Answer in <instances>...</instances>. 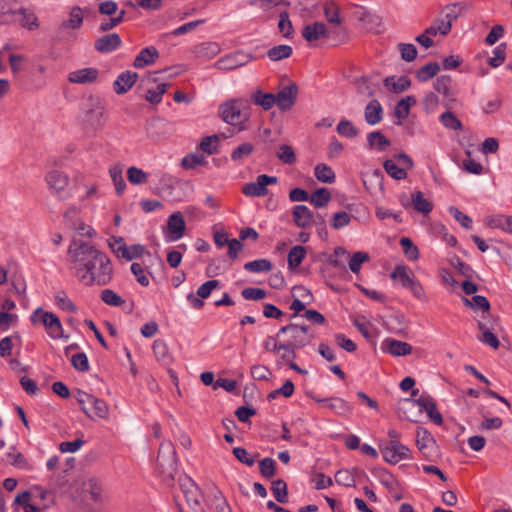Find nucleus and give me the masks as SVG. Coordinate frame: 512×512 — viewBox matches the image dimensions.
I'll return each mask as SVG.
<instances>
[{
  "label": "nucleus",
  "instance_id": "obj_1",
  "mask_svg": "<svg viewBox=\"0 0 512 512\" xmlns=\"http://www.w3.org/2000/svg\"><path fill=\"white\" fill-rule=\"evenodd\" d=\"M70 269L85 286H105L112 280L113 267L110 258L93 244L73 240L68 251Z\"/></svg>",
  "mask_w": 512,
  "mask_h": 512
},
{
  "label": "nucleus",
  "instance_id": "obj_2",
  "mask_svg": "<svg viewBox=\"0 0 512 512\" xmlns=\"http://www.w3.org/2000/svg\"><path fill=\"white\" fill-rule=\"evenodd\" d=\"M58 484L63 492L77 496H88L95 503L104 501V490L101 481L96 477L80 476L70 482L66 475L58 479Z\"/></svg>",
  "mask_w": 512,
  "mask_h": 512
},
{
  "label": "nucleus",
  "instance_id": "obj_3",
  "mask_svg": "<svg viewBox=\"0 0 512 512\" xmlns=\"http://www.w3.org/2000/svg\"><path fill=\"white\" fill-rule=\"evenodd\" d=\"M249 109V101L247 99H232L223 103L219 112L224 122L230 125H238L248 118L246 110Z\"/></svg>",
  "mask_w": 512,
  "mask_h": 512
},
{
  "label": "nucleus",
  "instance_id": "obj_4",
  "mask_svg": "<svg viewBox=\"0 0 512 512\" xmlns=\"http://www.w3.org/2000/svg\"><path fill=\"white\" fill-rule=\"evenodd\" d=\"M462 8L458 4H450L445 6L438 18L426 28V32L430 35H447L452 28V23L459 18Z\"/></svg>",
  "mask_w": 512,
  "mask_h": 512
},
{
  "label": "nucleus",
  "instance_id": "obj_5",
  "mask_svg": "<svg viewBox=\"0 0 512 512\" xmlns=\"http://www.w3.org/2000/svg\"><path fill=\"white\" fill-rule=\"evenodd\" d=\"M281 334H289V338L284 344L285 348H303L311 344L314 334L310 332L308 326H299L296 324H288L278 330L277 336Z\"/></svg>",
  "mask_w": 512,
  "mask_h": 512
},
{
  "label": "nucleus",
  "instance_id": "obj_6",
  "mask_svg": "<svg viewBox=\"0 0 512 512\" xmlns=\"http://www.w3.org/2000/svg\"><path fill=\"white\" fill-rule=\"evenodd\" d=\"M156 468L163 482L172 485L177 473L176 450H158Z\"/></svg>",
  "mask_w": 512,
  "mask_h": 512
},
{
  "label": "nucleus",
  "instance_id": "obj_7",
  "mask_svg": "<svg viewBox=\"0 0 512 512\" xmlns=\"http://www.w3.org/2000/svg\"><path fill=\"white\" fill-rule=\"evenodd\" d=\"M30 320L33 324L38 322L42 323L48 335L53 339L68 338L63 333V327L59 317L48 311H44L42 308H37L31 315Z\"/></svg>",
  "mask_w": 512,
  "mask_h": 512
},
{
  "label": "nucleus",
  "instance_id": "obj_8",
  "mask_svg": "<svg viewBox=\"0 0 512 512\" xmlns=\"http://www.w3.org/2000/svg\"><path fill=\"white\" fill-rule=\"evenodd\" d=\"M105 106L103 100L99 97L89 96L84 108V121L94 127L101 128L104 126Z\"/></svg>",
  "mask_w": 512,
  "mask_h": 512
},
{
  "label": "nucleus",
  "instance_id": "obj_9",
  "mask_svg": "<svg viewBox=\"0 0 512 512\" xmlns=\"http://www.w3.org/2000/svg\"><path fill=\"white\" fill-rule=\"evenodd\" d=\"M277 182V177L262 174L256 178L255 182H250L244 185L242 193L251 197L266 196L268 194L267 186L270 184H277Z\"/></svg>",
  "mask_w": 512,
  "mask_h": 512
},
{
  "label": "nucleus",
  "instance_id": "obj_10",
  "mask_svg": "<svg viewBox=\"0 0 512 512\" xmlns=\"http://www.w3.org/2000/svg\"><path fill=\"white\" fill-rule=\"evenodd\" d=\"M179 486L187 504L193 509L199 507L202 495L193 479L182 475L179 477Z\"/></svg>",
  "mask_w": 512,
  "mask_h": 512
},
{
  "label": "nucleus",
  "instance_id": "obj_11",
  "mask_svg": "<svg viewBox=\"0 0 512 512\" xmlns=\"http://www.w3.org/2000/svg\"><path fill=\"white\" fill-rule=\"evenodd\" d=\"M297 94L298 87L295 83H292L275 94V105H277L281 111L290 110L296 102Z\"/></svg>",
  "mask_w": 512,
  "mask_h": 512
},
{
  "label": "nucleus",
  "instance_id": "obj_12",
  "mask_svg": "<svg viewBox=\"0 0 512 512\" xmlns=\"http://www.w3.org/2000/svg\"><path fill=\"white\" fill-rule=\"evenodd\" d=\"M252 59L253 56L250 54L246 55L242 52H236L218 59L215 63V67L220 70H233L244 66Z\"/></svg>",
  "mask_w": 512,
  "mask_h": 512
},
{
  "label": "nucleus",
  "instance_id": "obj_13",
  "mask_svg": "<svg viewBox=\"0 0 512 512\" xmlns=\"http://www.w3.org/2000/svg\"><path fill=\"white\" fill-rule=\"evenodd\" d=\"M186 223L181 212L171 214L167 221L168 241H176L180 239L185 232Z\"/></svg>",
  "mask_w": 512,
  "mask_h": 512
},
{
  "label": "nucleus",
  "instance_id": "obj_14",
  "mask_svg": "<svg viewBox=\"0 0 512 512\" xmlns=\"http://www.w3.org/2000/svg\"><path fill=\"white\" fill-rule=\"evenodd\" d=\"M497 320L492 319L487 322L485 321H479L478 322V328L482 332L481 337L479 340L489 346H491L493 349H498L500 346V341L496 334L493 333L494 330V324H496Z\"/></svg>",
  "mask_w": 512,
  "mask_h": 512
},
{
  "label": "nucleus",
  "instance_id": "obj_15",
  "mask_svg": "<svg viewBox=\"0 0 512 512\" xmlns=\"http://www.w3.org/2000/svg\"><path fill=\"white\" fill-rule=\"evenodd\" d=\"M46 182L53 194H60L68 186L69 178L61 171L52 170L46 175Z\"/></svg>",
  "mask_w": 512,
  "mask_h": 512
},
{
  "label": "nucleus",
  "instance_id": "obj_16",
  "mask_svg": "<svg viewBox=\"0 0 512 512\" xmlns=\"http://www.w3.org/2000/svg\"><path fill=\"white\" fill-rule=\"evenodd\" d=\"M294 223L300 228H307L317 223L313 213L306 205H296L292 212Z\"/></svg>",
  "mask_w": 512,
  "mask_h": 512
},
{
  "label": "nucleus",
  "instance_id": "obj_17",
  "mask_svg": "<svg viewBox=\"0 0 512 512\" xmlns=\"http://www.w3.org/2000/svg\"><path fill=\"white\" fill-rule=\"evenodd\" d=\"M121 45V38L117 33H111L98 38L95 43V49L100 53H108L116 50Z\"/></svg>",
  "mask_w": 512,
  "mask_h": 512
},
{
  "label": "nucleus",
  "instance_id": "obj_18",
  "mask_svg": "<svg viewBox=\"0 0 512 512\" xmlns=\"http://www.w3.org/2000/svg\"><path fill=\"white\" fill-rule=\"evenodd\" d=\"M99 72L96 68H83L69 74L68 80L72 83L86 84L95 82Z\"/></svg>",
  "mask_w": 512,
  "mask_h": 512
},
{
  "label": "nucleus",
  "instance_id": "obj_19",
  "mask_svg": "<svg viewBox=\"0 0 512 512\" xmlns=\"http://www.w3.org/2000/svg\"><path fill=\"white\" fill-rule=\"evenodd\" d=\"M138 74L130 71L121 73L114 81V91L117 94H124L135 84Z\"/></svg>",
  "mask_w": 512,
  "mask_h": 512
},
{
  "label": "nucleus",
  "instance_id": "obj_20",
  "mask_svg": "<svg viewBox=\"0 0 512 512\" xmlns=\"http://www.w3.org/2000/svg\"><path fill=\"white\" fill-rule=\"evenodd\" d=\"M383 345L385 349L393 356H406L412 353V346L403 341L387 338Z\"/></svg>",
  "mask_w": 512,
  "mask_h": 512
},
{
  "label": "nucleus",
  "instance_id": "obj_21",
  "mask_svg": "<svg viewBox=\"0 0 512 512\" xmlns=\"http://www.w3.org/2000/svg\"><path fill=\"white\" fill-rule=\"evenodd\" d=\"M159 57L158 50L153 47H146L140 51L133 62L135 68H144L147 65L153 64Z\"/></svg>",
  "mask_w": 512,
  "mask_h": 512
},
{
  "label": "nucleus",
  "instance_id": "obj_22",
  "mask_svg": "<svg viewBox=\"0 0 512 512\" xmlns=\"http://www.w3.org/2000/svg\"><path fill=\"white\" fill-rule=\"evenodd\" d=\"M383 108L377 99L371 100L365 107L364 118L369 125H376L382 120Z\"/></svg>",
  "mask_w": 512,
  "mask_h": 512
},
{
  "label": "nucleus",
  "instance_id": "obj_23",
  "mask_svg": "<svg viewBox=\"0 0 512 512\" xmlns=\"http://www.w3.org/2000/svg\"><path fill=\"white\" fill-rule=\"evenodd\" d=\"M327 29L324 23L314 22L306 25L302 30V36L308 42L316 41L326 35Z\"/></svg>",
  "mask_w": 512,
  "mask_h": 512
},
{
  "label": "nucleus",
  "instance_id": "obj_24",
  "mask_svg": "<svg viewBox=\"0 0 512 512\" xmlns=\"http://www.w3.org/2000/svg\"><path fill=\"white\" fill-rule=\"evenodd\" d=\"M83 23V10L79 6H74L69 14V18L63 21L60 25V29H79Z\"/></svg>",
  "mask_w": 512,
  "mask_h": 512
},
{
  "label": "nucleus",
  "instance_id": "obj_25",
  "mask_svg": "<svg viewBox=\"0 0 512 512\" xmlns=\"http://www.w3.org/2000/svg\"><path fill=\"white\" fill-rule=\"evenodd\" d=\"M220 52V46L216 42H205L194 48V53L198 58L211 59Z\"/></svg>",
  "mask_w": 512,
  "mask_h": 512
},
{
  "label": "nucleus",
  "instance_id": "obj_26",
  "mask_svg": "<svg viewBox=\"0 0 512 512\" xmlns=\"http://www.w3.org/2000/svg\"><path fill=\"white\" fill-rule=\"evenodd\" d=\"M251 101L258 106H261L264 110H269L275 105V94L265 93L258 89L251 94Z\"/></svg>",
  "mask_w": 512,
  "mask_h": 512
},
{
  "label": "nucleus",
  "instance_id": "obj_27",
  "mask_svg": "<svg viewBox=\"0 0 512 512\" xmlns=\"http://www.w3.org/2000/svg\"><path fill=\"white\" fill-rule=\"evenodd\" d=\"M384 85L395 93H401L411 86V81L407 76H401L398 79L395 76H389L384 79Z\"/></svg>",
  "mask_w": 512,
  "mask_h": 512
},
{
  "label": "nucleus",
  "instance_id": "obj_28",
  "mask_svg": "<svg viewBox=\"0 0 512 512\" xmlns=\"http://www.w3.org/2000/svg\"><path fill=\"white\" fill-rule=\"evenodd\" d=\"M115 252L118 256L130 261L142 256L145 252V247L140 244H134L127 247L126 244H123L122 246H119Z\"/></svg>",
  "mask_w": 512,
  "mask_h": 512
},
{
  "label": "nucleus",
  "instance_id": "obj_29",
  "mask_svg": "<svg viewBox=\"0 0 512 512\" xmlns=\"http://www.w3.org/2000/svg\"><path fill=\"white\" fill-rule=\"evenodd\" d=\"M411 450H380L384 461L390 465H396L397 463L411 458Z\"/></svg>",
  "mask_w": 512,
  "mask_h": 512
},
{
  "label": "nucleus",
  "instance_id": "obj_30",
  "mask_svg": "<svg viewBox=\"0 0 512 512\" xmlns=\"http://www.w3.org/2000/svg\"><path fill=\"white\" fill-rule=\"evenodd\" d=\"M413 208L420 213L428 214L433 209V204L424 198L421 191H416L411 195Z\"/></svg>",
  "mask_w": 512,
  "mask_h": 512
},
{
  "label": "nucleus",
  "instance_id": "obj_31",
  "mask_svg": "<svg viewBox=\"0 0 512 512\" xmlns=\"http://www.w3.org/2000/svg\"><path fill=\"white\" fill-rule=\"evenodd\" d=\"M383 167L386 173L396 180H403L407 177V169L400 167L395 158L385 160Z\"/></svg>",
  "mask_w": 512,
  "mask_h": 512
},
{
  "label": "nucleus",
  "instance_id": "obj_32",
  "mask_svg": "<svg viewBox=\"0 0 512 512\" xmlns=\"http://www.w3.org/2000/svg\"><path fill=\"white\" fill-rule=\"evenodd\" d=\"M416 104V98L414 96H406L402 98L394 109V115L398 119H404L409 115L410 107Z\"/></svg>",
  "mask_w": 512,
  "mask_h": 512
},
{
  "label": "nucleus",
  "instance_id": "obj_33",
  "mask_svg": "<svg viewBox=\"0 0 512 512\" xmlns=\"http://www.w3.org/2000/svg\"><path fill=\"white\" fill-rule=\"evenodd\" d=\"M293 49L290 45H278L270 48L267 51V56L271 61H280L289 58L292 55Z\"/></svg>",
  "mask_w": 512,
  "mask_h": 512
},
{
  "label": "nucleus",
  "instance_id": "obj_34",
  "mask_svg": "<svg viewBox=\"0 0 512 512\" xmlns=\"http://www.w3.org/2000/svg\"><path fill=\"white\" fill-rule=\"evenodd\" d=\"M440 70V66L437 62H430L422 66L416 72V78L420 82H426L437 75Z\"/></svg>",
  "mask_w": 512,
  "mask_h": 512
},
{
  "label": "nucleus",
  "instance_id": "obj_35",
  "mask_svg": "<svg viewBox=\"0 0 512 512\" xmlns=\"http://www.w3.org/2000/svg\"><path fill=\"white\" fill-rule=\"evenodd\" d=\"M306 256V248L300 245L294 246L288 253L289 269H296Z\"/></svg>",
  "mask_w": 512,
  "mask_h": 512
},
{
  "label": "nucleus",
  "instance_id": "obj_36",
  "mask_svg": "<svg viewBox=\"0 0 512 512\" xmlns=\"http://www.w3.org/2000/svg\"><path fill=\"white\" fill-rule=\"evenodd\" d=\"M367 140L370 148L376 147L380 151L385 150L391 144L390 140H388L380 131L369 133Z\"/></svg>",
  "mask_w": 512,
  "mask_h": 512
},
{
  "label": "nucleus",
  "instance_id": "obj_37",
  "mask_svg": "<svg viewBox=\"0 0 512 512\" xmlns=\"http://www.w3.org/2000/svg\"><path fill=\"white\" fill-rule=\"evenodd\" d=\"M408 270V267L405 265L396 266L390 277L392 279H399L403 287L409 288L415 280L408 274Z\"/></svg>",
  "mask_w": 512,
  "mask_h": 512
},
{
  "label": "nucleus",
  "instance_id": "obj_38",
  "mask_svg": "<svg viewBox=\"0 0 512 512\" xmlns=\"http://www.w3.org/2000/svg\"><path fill=\"white\" fill-rule=\"evenodd\" d=\"M330 200H331L330 191L325 187H321V188L315 190L312 193V195L309 197V201L315 207H324L328 204V202Z\"/></svg>",
  "mask_w": 512,
  "mask_h": 512
},
{
  "label": "nucleus",
  "instance_id": "obj_39",
  "mask_svg": "<svg viewBox=\"0 0 512 512\" xmlns=\"http://www.w3.org/2000/svg\"><path fill=\"white\" fill-rule=\"evenodd\" d=\"M324 15L329 23L335 25L341 24L340 8L334 1H328L325 3Z\"/></svg>",
  "mask_w": 512,
  "mask_h": 512
},
{
  "label": "nucleus",
  "instance_id": "obj_40",
  "mask_svg": "<svg viewBox=\"0 0 512 512\" xmlns=\"http://www.w3.org/2000/svg\"><path fill=\"white\" fill-rule=\"evenodd\" d=\"M271 490L279 503L285 504L288 502V490L285 481L281 479L273 481Z\"/></svg>",
  "mask_w": 512,
  "mask_h": 512
},
{
  "label": "nucleus",
  "instance_id": "obj_41",
  "mask_svg": "<svg viewBox=\"0 0 512 512\" xmlns=\"http://www.w3.org/2000/svg\"><path fill=\"white\" fill-rule=\"evenodd\" d=\"M451 84H452V78L449 75H442L436 79L434 82V89L438 92L443 94L445 97H447L449 100H453L451 98Z\"/></svg>",
  "mask_w": 512,
  "mask_h": 512
},
{
  "label": "nucleus",
  "instance_id": "obj_42",
  "mask_svg": "<svg viewBox=\"0 0 512 512\" xmlns=\"http://www.w3.org/2000/svg\"><path fill=\"white\" fill-rule=\"evenodd\" d=\"M15 13L22 15L21 26L32 31L39 27L38 18L25 8H20Z\"/></svg>",
  "mask_w": 512,
  "mask_h": 512
},
{
  "label": "nucleus",
  "instance_id": "obj_43",
  "mask_svg": "<svg viewBox=\"0 0 512 512\" xmlns=\"http://www.w3.org/2000/svg\"><path fill=\"white\" fill-rule=\"evenodd\" d=\"M315 177L323 183H333L335 181L334 171L326 164H318L315 167Z\"/></svg>",
  "mask_w": 512,
  "mask_h": 512
},
{
  "label": "nucleus",
  "instance_id": "obj_44",
  "mask_svg": "<svg viewBox=\"0 0 512 512\" xmlns=\"http://www.w3.org/2000/svg\"><path fill=\"white\" fill-rule=\"evenodd\" d=\"M206 163L207 161L205 157L200 153L188 154L181 161V165L185 169H194L197 166L205 165Z\"/></svg>",
  "mask_w": 512,
  "mask_h": 512
},
{
  "label": "nucleus",
  "instance_id": "obj_45",
  "mask_svg": "<svg viewBox=\"0 0 512 512\" xmlns=\"http://www.w3.org/2000/svg\"><path fill=\"white\" fill-rule=\"evenodd\" d=\"M244 269L254 273L268 272L272 269V263L268 259H258L246 263Z\"/></svg>",
  "mask_w": 512,
  "mask_h": 512
},
{
  "label": "nucleus",
  "instance_id": "obj_46",
  "mask_svg": "<svg viewBox=\"0 0 512 512\" xmlns=\"http://www.w3.org/2000/svg\"><path fill=\"white\" fill-rule=\"evenodd\" d=\"M463 302L466 306L473 309H480L483 312H489L490 310V303L485 296L475 295L471 300L468 298H463Z\"/></svg>",
  "mask_w": 512,
  "mask_h": 512
},
{
  "label": "nucleus",
  "instance_id": "obj_47",
  "mask_svg": "<svg viewBox=\"0 0 512 512\" xmlns=\"http://www.w3.org/2000/svg\"><path fill=\"white\" fill-rule=\"evenodd\" d=\"M506 49L507 45L506 43H500L494 50H493V57H490L488 59V64L493 67L497 68L500 65H502L506 59Z\"/></svg>",
  "mask_w": 512,
  "mask_h": 512
},
{
  "label": "nucleus",
  "instance_id": "obj_48",
  "mask_svg": "<svg viewBox=\"0 0 512 512\" xmlns=\"http://www.w3.org/2000/svg\"><path fill=\"white\" fill-rule=\"evenodd\" d=\"M169 84H159L155 89L147 90L145 99L151 104H158L162 100V96L166 93Z\"/></svg>",
  "mask_w": 512,
  "mask_h": 512
},
{
  "label": "nucleus",
  "instance_id": "obj_49",
  "mask_svg": "<svg viewBox=\"0 0 512 512\" xmlns=\"http://www.w3.org/2000/svg\"><path fill=\"white\" fill-rule=\"evenodd\" d=\"M127 179L133 185H140L147 182L148 175L142 169L132 166L127 170Z\"/></svg>",
  "mask_w": 512,
  "mask_h": 512
},
{
  "label": "nucleus",
  "instance_id": "obj_50",
  "mask_svg": "<svg viewBox=\"0 0 512 512\" xmlns=\"http://www.w3.org/2000/svg\"><path fill=\"white\" fill-rule=\"evenodd\" d=\"M400 245L409 260L415 261L419 258V250L410 238L403 237L400 240Z\"/></svg>",
  "mask_w": 512,
  "mask_h": 512
},
{
  "label": "nucleus",
  "instance_id": "obj_51",
  "mask_svg": "<svg viewBox=\"0 0 512 512\" xmlns=\"http://www.w3.org/2000/svg\"><path fill=\"white\" fill-rule=\"evenodd\" d=\"M100 298L105 304L114 307H119L125 303L124 299L111 289L102 290Z\"/></svg>",
  "mask_w": 512,
  "mask_h": 512
},
{
  "label": "nucleus",
  "instance_id": "obj_52",
  "mask_svg": "<svg viewBox=\"0 0 512 512\" xmlns=\"http://www.w3.org/2000/svg\"><path fill=\"white\" fill-rule=\"evenodd\" d=\"M277 158L285 164H294L296 162V155L290 145L283 144L277 151Z\"/></svg>",
  "mask_w": 512,
  "mask_h": 512
},
{
  "label": "nucleus",
  "instance_id": "obj_53",
  "mask_svg": "<svg viewBox=\"0 0 512 512\" xmlns=\"http://www.w3.org/2000/svg\"><path fill=\"white\" fill-rule=\"evenodd\" d=\"M74 397L77 399L78 403L80 404L82 411L87 416L92 417V414L90 413V409L87 407V405L88 404L91 405L95 397L93 395L88 394L79 389L75 391Z\"/></svg>",
  "mask_w": 512,
  "mask_h": 512
},
{
  "label": "nucleus",
  "instance_id": "obj_54",
  "mask_svg": "<svg viewBox=\"0 0 512 512\" xmlns=\"http://www.w3.org/2000/svg\"><path fill=\"white\" fill-rule=\"evenodd\" d=\"M218 141H219L218 135L206 136L201 140L199 147L203 152L211 155V154H214L217 152Z\"/></svg>",
  "mask_w": 512,
  "mask_h": 512
},
{
  "label": "nucleus",
  "instance_id": "obj_55",
  "mask_svg": "<svg viewBox=\"0 0 512 512\" xmlns=\"http://www.w3.org/2000/svg\"><path fill=\"white\" fill-rule=\"evenodd\" d=\"M6 457L7 462L17 468L25 469L29 467L27 459L18 450L8 452Z\"/></svg>",
  "mask_w": 512,
  "mask_h": 512
},
{
  "label": "nucleus",
  "instance_id": "obj_56",
  "mask_svg": "<svg viewBox=\"0 0 512 512\" xmlns=\"http://www.w3.org/2000/svg\"><path fill=\"white\" fill-rule=\"evenodd\" d=\"M365 27L370 31H378L377 28L381 25V18L371 12L365 11L359 18Z\"/></svg>",
  "mask_w": 512,
  "mask_h": 512
},
{
  "label": "nucleus",
  "instance_id": "obj_57",
  "mask_svg": "<svg viewBox=\"0 0 512 512\" xmlns=\"http://www.w3.org/2000/svg\"><path fill=\"white\" fill-rule=\"evenodd\" d=\"M337 132L347 138H355L358 135L357 128L354 127L353 123L349 120H341L337 125Z\"/></svg>",
  "mask_w": 512,
  "mask_h": 512
},
{
  "label": "nucleus",
  "instance_id": "obj_58",
  "mask_svg": "<svg viewBox=\"0 0 512 512\" xmlns=\"http://www.w3.org/2000/svg\"><path fill=\"white\" fill-rule=\"evenodd\" d=\"M90 413L92 416H96L99 418H107L109 414V408L106 402L99 398H94L92 404H91Z\"/></svg>",
  "mask_w": 512,
  "mask_h": 512
},
{
  "label": "nucleus",
  "instance_id": "obj_59",
  "mask_svg": "<svg viewBox=\"0 0 512 512\" xmlns=\"http://www.w3.org/2000/svg\"><path fill=\"white\" fill-rule=\"evenodd\" d=\"M278 28L280 33L286 37L289 38L292 35L293 32V26L289 19V14L287 11H282L279 15V22H278Z\"/></svg>",
  "mask_w": 512,
  "mask_h": 512
},
{
  "label": "nucleus",
  "instance_id": "obj_60",
  "mask_svg": "<svg viewBox=\"0 0 512 512\" xmlns=\"http://www.w3.org/2000/svg\"><path fill=\"white\" fill-rule=\"evenodd\" d=\"M370 257L366 252H356L353 254L349 261V268L353 273H358L361 269V265L368 262Z\"/></svg>",
  "mask_w": 512,
  "mask_h": 512
},
{
  "label": "nucleus",
  "instance_id": "obj_61",
  "mask_svg": "<svg viewBox=\"0 0 512 512\" xmlns=\"http://www.w3.org/2000/svg\"><path fill=\"white\" fill-rule=\"evenodd\" d=\"M440 120L442 124L448 129H452L454 131L462 129L461 121L450 111L443 113L440 117Z\"/></svg>",
  "mask_w": 512,
  "mask_h": 512
},
{
  "label": "nucleus",
  "instance_id": "obj_62",
  "mask_svg": "<svg viewBox=\"0 0 512 512\" xmlns=\"http://www.w3.org/2000/svg\"><path fill=\"white\" fill-rule=\"evenodd\" d=\"M398 49L401 53V58L406 62H412L417 58V48L411 43H400Z\"/></svg>",
  "mask_w": 512,
  "mask_h": 512
},
{
  "label": "nucleus",
  "instance_id": "obj_63",
  "mask_svg": "<svg viewBox=\"0 0 512 512\" xmlns=\"http://www.w3.org/2000/svg\"><path fill=\"white\" fill-rule=\"evenodd\" d=\"M110 176L114 183L117 195H121L126 188V183L122 176V170L118 167H113L110 169Z\"/></svg>",
  "mask_w": 512,
  "mask_h": 512
},
{
  "label": "nucleus",
  "instance_id": "obj_64",
  "mask_svg": "<svg viewBox=\"0 0 512 512\" xmlns=\"http://www.w3.org/2000/svg\"><path fill=\"white\" fill-rule=\"evenodd\" d=\"M492 227L501 228L504 231L512 233V215H499L490 221Z\"/></svg>",
  "mask_w": 512,
  "mask_h": 512
}]
</instances>
